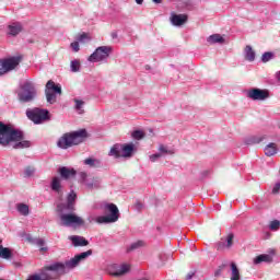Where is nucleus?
<instances>
[{
    "label": "nucleus",
    "mask_w": 280,
    "mask_h": 280,
    "mask_svg": "<svg viewBox=\"0 0 280 280\" xmlns=\"http://www.w3.org/2000/svg\"><path fill=\"white\" fill-rule=\"evenodd\" d=\"M135 209L141 211L143 209V203L141 201H136Z\"/></svg>",
    "instance_id": "45"
},
{
    "label": "nucleus",
    "mask_w": 280,
    "mask_h": 280,
    "mask_svg": "<svg viewBox=\"0 0 280 280\" xmlns=\"http://www.w3.org/2000/svg\"><path fill=\"white\" fill-rule=\"evenodd\" d=\"M112 37H113V38H117V33H113V34H112Z\"/></svg>",
    "instance_id": "53"
},
{
    "label": "nucleus",
    "mask_w": 280,
    "mask_h": 280,
    "mask_svg": "<svg viewBox=\"0 0 280 280\" xmlns=\"http://www.w3.org/2000/svg\"><path fill=\"white\" fill-rule=\"evenodd\" d=\"M247 97L254 102H264L270 97V92H268V90L254 88L247 91Z\"/></svg>",
    "instance_id": "14"
},
{
    "label": "nucleus",
    "mask_w": 280,
    "mask_h": 280,
    "mask_svg": "<svg viewBox=\"0 0 280 280\" xmlns=\"http://www.w3.org/2000/svg\"><path fill=\"white\" fill-rule=\"evenodd\" d=\"M26 117L33 121V124H43V121H48L49 110L40 108L27 109Z\"/></svg>",
    "instance_id": "10"
},
{
    "label": "nucleus",
    "mask_w": 280,
    "mask_h": 280,
    "mask_svg": "<svg viewBox=\"0 0 280 280\" xmlns=\"http://www.w3.org/2000/svg\"><path fill=\"white\" fill-rule=\"evenodd\" d=\"M245 59H247L248 62H255V50H253L252 46L245 47Z\"/></svg>",
    "instance_id": "28"
},
{
    "label": "nucleus",
    "mask_w": 280,
    "mask_h": 280,
    "mask_svg": "<svg viewBox=\"0 0 280 280\" xmlns=\"http://www.w3.org/2000/svg\"><path fill=\"white\" fill-rule=\"evenodd\" d=\"M60 215V226H82L84 225V220L73 212H59Z\"/></svg>",
    "instance_id": "9"
},
{
    "label": "nucleus",
    "mask_w": 280,
    "mask_h": 280,
    "mask_svg": "<svg viewBox=\"0 0 280 280\" xmlns=\"http://www.w3.org/2000/svg\"><path fill=\"white\" fill-rule=\"evenodd\" d=\"M266 139V137H249L245 140V143L247 145H253L255 143H261V141H264Z\"/></svg>",
    "instance_id": "30"
},
{
    "label": "nucleus",
    "mask_w": 280,
    "mask_h": 280,
    "mask_svg": "<svg viewBox=\"0 0 280 280\" xmlns=\"http://www.w3.org/2000/svg\"><path fill=\"white\" fill-rule=\"evenodd\" d=\"M280 191V183H277L272 188V194H279Z\"/></svg>",
    "instance_id": "47"
},
{
    "label": "nucleus",
    "mask_w": 280,
    "mask_h": 280,
    "mask_svg": "<svg viewBox=\"0 0 280 280\" xmlns=\"http://www.w3.org/2000/svg\"><path fill=\"white\" fill-rule=\"evenodd\" d=\"M0 75H5V70L3 69L2 60H0Z\"/></svg>",
    "instance_id": "49"
},
{
    "label": "nucleus",
    "mask_w": 280,
    "mask_h": 280,
    "mask_svg": "<svg viewBox=\"0 0 280 280\" xmlns=\"http://www.w3.org/2000/svg\"><path fill=\"white\" fill-rule=\"evenodd\" d=\"M15 209L20 215H30V206L26 203H16Z\"/></svg>",
    "instance_id": "27"
},
{
    "label": "nucleus",
    "mask_w": 280,
    "mask_h": 280,
    "mask_svg": "<svg viewBox=\"0 0 280 280\" xmlns=\"http://www.w3.org/2000/svg\"><path fill=\"white\" fill-rule=\"evenodd\" d=\"M50 189L55 191V194L62 196V182L60 180V177L52 178Z\"/></svg>",
    "instance_id": "20"
},
{
    "label": "nucleus",
    "mask_w": 280,
    "mask_h": 280,
    "mask_svg": "<svg viewBox=\"0 0 280 280\" xmlns=\"http://www.w3.org/2000/svg\"><path fill=\"white\" fill-rule=\"evenodd\" d=\"M131 137L133 139H137V141H140V139H143V137H145V133H143V131L141 130H136L132 132Z\"/></svg>",
    "instance_id": "39"
},
{
    "label": "nucleus",
    "mask_w": 280,
    "mask_h": 280,
    "mask_svg": "<svg viewBox=\"0 0 280 280\" xmlns=\"http://www.w3.org/2000/svg\"><path fill=\"white\" fill-rule=\"evenodd\" d=\"M189 16L187 14H176L175 12H171L170 21L174 27H182L187 23Z\"/></svg>",
    "instance_id": "16"
},
{
    "label": "nucleus",
    "mask_w": 280,
    "mask_h": 280,
    "mask_svg": "<svg viewBox=\"0 0 280 280\" xmlns=\"http://www.w3.org/2000/svg\"><path fill=\"white\" fill-rule=\"evenodd\" d=\"M36 86L32 81H25L22 85H20V91L18 92V100L23 104H27L30 102H34L36 100Z\"/></svg>",
    "instance_id": "4"
},
{
    "label": "nucleus",
    "mask_w": 280,
    "mask_h": 280,
    "mask_svg": "<svg viewBox=\"0 0 280 280\" xmlns=\"http://www.w3.org/2000/svg\"><path fill=\"white\" fill-rule=\"evenodd\" d=\"M77 40L79 43H86V40H89V34L86 33H83L81 35L78 36Z\"/></svg>",
    "instance_id": "41"
},
{
    "label": "nucleus",
    "mask_w": 280,
    "mask_h": 280,
    "mask_svg": "<svg viewBox=\"0 0 280 280\" xmlns=\"http://www.w3.org/2000/svg\"><path fill=\"white\" fill-rule=\"evenodd\" d=\"M31 143L27 140H23L20 142H16L15 144H13V149L14 150H23L25 148H30Z\"/></svg>",
    "instance_id": "32"
},
{
    "label": "nucleus",
    "mask_w": 280,
    "mask_h": 280,
    "mask_svg": "<svg viewBox=\"0 0 280 280\" xmlns=\"http://www.w3.org/2000/svg\"><path fill=\"white\" fill-rule=\"evenodd\" d=\"M70 71L72 73H78V71H80V61L78 59L70 62Z\"/></svg>",
    "instance_id": "34"
},
{
    "label": "nucleus",
    "mask_w": 280,
    "mask_h": 280,
    "mask_svg": "<svg viewBox=\"0 0 280 280\" xmlns=\"http://www.w3.org/2000/svg\"><path fill=\"white\" fill-rule=\"evenodd\" d=\"M70 47H71L72 51H75V52L80 51V43L79 42H72L70 44Z\"/></svg>",
    "instance_id": "42"
},
{
    "label": "nucleus",
    "mask_w": 280,
    "mask_h": 280,
    "mask_svg": "<svg viewBox=\"0 0 280 280\" xmlns=\"http://www.w3.org/2000/svg\"><path fill=\"white\" fill-rule=\"evenodd\" d=\"M269 229L270 231H279L280 229V221L279 220H273L269 223Z\"/></svg>",
    "instance_id": "38"
},
{
    "label": "nucleus",
    "mask_w": 280,
    "mask_h": 280,
    "mask_svg": "<svg viewBox=\"0 0 280 280\" xmlns=\"http://www.w3.org/2000/svg\"><path fill=\"white\" fill-rule=\"evenodd\" d=\"M91 255H93V249L78 254L66 262H54L52 265L46 266L40 270V272L37 273L38 280H56V277H54V273L51 272H60L61 275H65L67 270H73V268H78L80 262L89 259Z\"/></svg>",
    "instance_id": "1"
},
{
    "label": "nucleus",
    "mask_w": 280,
    "mask_h": 280,
    "mask_svg": "<svg viewBox=\"0 0 280 280\" xmlns=\"http://www.w3.org/2000/svg\"><path fill=\"white\" fill-rule=\"evenodd\" d=\"M207 43H209V45H224L225 39L220 34H212L207 38Z\"/></svg>",
    "instance_id": "21"
},
{
    "label": "nucleus",
    "mask_w": 280,
    "mask_h": 280,
    "mask_svg": "<svg viewBox=\"0 0 280 280\" xmlns=\"http://www.w3.org/2000/svg\"><path fill=\"white\" fill-rule=\"evenodd\" d=\"M161 156H163V154H161V153H154V154H151V155L149 156V160L151 161V163H156V161H158L159 159H161Z\"/></svg>",
    "instance_id": "40"
},
{
    "label": "nucleus",
    "mask_w": 280,
    "mask_h": 280,
    "mask_svg": "<svg viewBox=\"0 0 280 280\" xmlns=\"http://www.w3.org/2000/svg\"><path fill=\"white\" fill-rule=\"evenodd\" d=\"M147 69H150V66H147Z\"/></svg>",
    "instance_id": "55"
},
{
    "label": "nucleus",
    "mask_w": 280,
    "mask_h": 280,
    "mask_svg": "<svg viewBox=\"0 0 280 280\" xmlns=\"http://www.w3.org/2000/svg\"><path fill=\"white\" fill-rule=\"evenodd\" d=\"M83 164L88 165L91 168H98L102 167V161L95 158H88L83 161Z\"/></svg>",
    "instance_id": "24"
},
{
    "label": "nucleus",
    "mask_w": 280,
    "mask_h": 280,
    "mask_svg": "<svg viewBox=\"0 0 280 280\" xmlns=\"http://www.w3.org/2000/svg\"><path fill=\"white\" fill-rule=\"evenodd\" d=\"M12 141H23V131L10 127L0 121V145H10Z\"/></svg>",
    "instance_id": "3"
},
{
    "label": "nucleus",
    "mask_w": 280,
    "mask_h": 280,
    "mask_svg": "<svg viewBox=\"0 0 280 280\" xmlns=\"http://www.w3.org/2000/svg\"><path fill=\"white\" fill-rule=\"evenodd\" d=\"M230 268H231L230 280H242V275H240V268H237V265L235 262H231Z\"/></svg>",
    "instance_id": "25"
},
{
    "label": "nucleus",
    "mask_w": 280,
    "mask_h": 280,
    "mask_svg": "<svg viewBox=\"0 0 280 280\" xmlns=\"http://www.w3.org/2000/svg\"><path fill=\"white\" fill-rule=\"evenodd\" d=\"M113 54L112 46H100L88 58L89 62H107Z\"/></svg>",
    "instance_id": "7"
},
{
    "label": "nucleus",
    "mask_w": 280,
    "mask_h": 280,
    "mask_svg": "<svg viewBox=\"0 0 280 280\" xmlns=\"http://www.w3.org/2000/svg\"><path fill=\"white\" fill-rule=\"evenodd\" d=\"M105 211L109 214L96 217L97 224H113L119 220V208L115 203L105 205Z\"/></svg>",
    "instance_id": "6"
},
{
    "label": "nucleus",
    "mask_w": 280,
    "mask_h": 280,
    "mask_svg": "<svg viewBox=\"0 0 280 280\" xmlns=\"http://www.w3.org/2000/svg\"><path fill=\"white\" fill-rule=\"evenodd\" d=\"M33 174H36V168L34 166H26L24 168V178H32Z\"/></svg>",
    "instance_id": "35"
},
{
    "label": "nucleus",
    "mask_w": 280,
    "mask_h": 280,
    "mask_svg": "<svg viewBox=\"0 0 280 280\" xmlns=\"http://www.w3.org/2000/svg\"><path fill=\"white\" fill-rule=\"evenodd\" d=\"M234 237L235 235H233V233H230L226 237V243L224 242L218 243V250H224V248H231V246H233Z\"/></svg>",
    "instance_id": "23"
},
{
    "label": "nucleus",
    "mask_w": 280,
    "mask_h": 280,
    "mask_svg": "<svg viewBox=\"0 0 280 280\" xmlns=\"http://www.w3.org/2000/svg\"><path fill=\"white\" fill-rule=\"evenodd\" d=\"M135 152V143H126V144H114L108 155L114 156V159H130Z\"/></svg>",
    "instance_id": "5"
},
{
    "label": "nucleus",
    "mask_w": 280,
    "mask_h": 280,
    "mask_svg": "<svg viewBox=\"0 0 280 280\" xmlns=\"http://www.w3.org/2000/svg\"><path fill=\"white\" fill-rule=\"evenodd\" d=\"M143 246H145V242L143 241H136L133 243H131V245L128 247V252L130 253V250H139V248H143Z\"/></svg>",
    "instance_id": "31"
},
{
    "label": "nucleus",
    "mask_w": 280,
    "mask_h": 280,
    "mask_svg": "<svg viewBox=\"0 0 280 280\" xmlns=\"http://www.w3.org/2000/svg\"><path fill=\"white\" fill-rule=\"evenodd\" d=\"M58 173L65 180H69V178H73L75 174H78V172H75V168H69L67 166L59 167Z\"/></svg>",
    "instance_id": "18"
},
{
    "label": "nucleus",
    "mask_w": 280,
    "mask_h": 280,
    "mask_svg": "<svg viewBox=\"0 0 280 280\" xmlns=\"http://www.w3.org/2000/svg\"><path fill=\"white\" fill-rule=\"evenodd\" d=\"M3 246V240L0 238V248Z\"/></svg>",
    "instance_id": "54"
},
{
    "label": "nucleus",
    "mask_w": 280,
    "mask_h": 280,
    "mask_svg": "<svg viewBox=\"0 0 280 280\" xmlns=\"http://www.w3.org/2000/svg\"><path fill=\"white\" fill-rule=\"evenodd\" d=\"M0 257L2 259H11L12 258V250L8 247H2L0 248Z\"/></svg>",
    "instance_id": "29"
},
{
    "label": "nucleus",
    "mask_w": 280,
    "mask_h": 280,
    "mask_svg": "<svg viewBox=\"0 0 280 280\" xmlns=\"http://www.w3.org/2000/svg\"><path fill=\"white\" fill-rule=\"evenodd\" d=\"M45 95L48 104H56L57 95H62V88L50 80L46 83Z\"/></svg>",
    "instance_id": "8"
},
{
    "label": "nucleus",
    "mask_w": 280,
    "mask_h": 280,
    "mask_svg": "<svg viewBox=\"0 0 280 280\" xmlns=\"http://www.w3.org/2000/svg\"><path fill=\"white\" fill-rule=\"evenodd\" d=\"M80 183L85 185L86 189H100L102 186V179L100 177H91L89 178V173L80 172L79 173Z\"/></svg>",
    "instance_id": "12"
},
{
    "label": "nucleus",
    "mask_w": 280,
    "mask_h": 280,
    "mask_svg": "<svg viewBox=\"0 0 280 280\" xmlns=\"http://www.w3.org/2000/svg\"><path fill=\"white\" fill-rule=\"evenodd\" d=\"M23 32V25L19 22H14L8 26L9 36H19Z\"/></svg>",
    "instance_id": "19"
},
{
    "label": "nucleus",
    "mask_w": 280,
    "mask_h": 280,
    "mask_svg": "<svg viewBox=\"0 0 280 280\" xmlns=\"http://www.w3.org/2000/svg\"><path fill=\"white\" fill-rule=\"evenodd\" d=\"M86 139H89V132L86 129L66 132L58 139L57 147H59L60 150H69V148H73V145H80V143H84Z\"/></svg>",
    "instance_id": "2"
},
{
    "label": "nucleus",
    "mask_w": 280,
    "mask_h": 280,
    "mask_svg": "<svg viewBox=\"0 0 280 280\" xmlns=\"http://www.w3.org/2000/svg\"><path fill=\"white\" fill-rule=\"evenodd\" d=\"M136 3H138V5H142L143 4V0H136Z\"/></svg>",
    "instance_id": "51"
},
{
    "label": "nucleus",
    "mask_w": 280,
    "mask_h": 280,
    "mask_svg": "<svg viewBox=\"0 0 280 280\" xmlns=\"http://www.w3.org/2000/svg\"><path fill=\"white\" fill-rule=\"evenodd\" d=\"M75 200H78V194L71 190L67 196V202L57 206L58 213H73L75 211Z\"/></svg>",
    "instance_id": "11"
},
{
    "label": "nucleus",
    "mask_w": 280,
    "mask_h": 280,
    "mask_svg": "<svg viewBox=\"0 0 280 280\" xmlns=\"http://www.w3.org/2000/svg\"><path fill=\"white\" fill-rule=\"evenodd\" d=\"M273 58H275V52L267 51V52L262 54L261 61L262 62H270V60H272Z\"/></svg>",
    "instance_id": "36"
},
{
    "label": "nucleus",
    "mask_w": 280,
    "mask_h": 280,
    "mask_svg": "<svg viewBox=\"0 0 280 280\" xmlns=\"http://www.w3.org/2000/svg\"><path fill=\"white\" fill-rule=\"evenodd\" d=\"M195 275H196V271H190L189 273H187L186 280L194 279Z\"/></svg>",
    "instance_id": "48"
},
{
    "label": "nucleus",
    "mask_w": 280,
    "mask_h": 280,
    "mask_svg": "<svg viewBox=\"0 0 280 280\" xmlns=\"http://www.w3.org/2000/svg\"><path fill=\"white\" fill-rule=\"evenodd\" d=\"M270 264L272 262V256L270 254H261L254 258L255 266H259V264Z\"/></svg>",
    "instance_id": "22"
},
{
    "label": "nucleus",
    "mask_w": 280,
    "mask_h": 280,
    "mask_svg": "<svg viewBox=\"0 0 280 280\" xmlns=\"http://www.w3.org/2000/svg\"><path fill=\"white\" fill-rule=\"evenodd\" d=\"M35 246H38L40 249V252L42 253H46V250H48V248L47 247H43V246H45V240H43V238H38L37 241H36V243H35Z\"/></svg>",
    "instance_id": "37"
},
{
    "label": "nucleus",
    "mask_w": 280,
    "mask_h": 280,
    "mask_svg": "<svg viewBox=\"0 0 280 280\" xmlns=\"http://www.w3.org/2000/svg\"><path fill=\"white\" fill-rule=\"evenodd\" d=\"M159 152L160 154H170V150H167V147L164 144L159 145Z\"/></svg>",
    "instance_id": "43"
},
{
    "label": "nucleus",
    "mask_w": 280,
    "mask_h": 280,
    "mask_svg": "<svg viewBox=\"0 0 280 280\" xmlns=\"http://www.w3.org/2000/svg\"><path fill=\"white\" fill-rule=\"evenodd\" d=\"M26 240H27V242H30V244L36 245V242H38L39 238L27 236Z\"/></svg>",
    "instance_id": "46"
},
{
    "label": "nucleus",
    "mask_w": 280,
    "mask_h": 280,
    "mask_svg": "<svg viewBox=\"0 0 280 280\" xmlns=\"http://www.w3.org/2000/svg\"><path fill=\"white\" fill-rule=\"evenodd\" d=\"M1 60L4 73H10V71H14V69H16V67H19V63L21 62V58L19 57H10Z\"/></svg>",
    "instance_id": "15"
},
{
    "label": "nucleus",
    "mask_w": 280,
    "mask_h": 280,
    "mask_svg": "<svg viewBox=\"0 0 280 280\" xmlns=\"http://www.w3.org/2000/svg\"><path fill=\"white\" fill-rule=\"evenodd\" d=\"M107 272L112 277H124V275H128L130 272V265L128 264H112L107 266Z\"/></svg>",
    "instance_id": "13"
},
{
    "label": "nucleus",
    "mask_w": 280,
    "mask_h": 280,
    "mask_svg": "<svg viewBox=\"0 0 280 280\" xmlns=\"http://www.w3.org/2000/svg\"><path fill=\"white\" fill-rule=\"evenodd\" d=\"M69 240L74 248L89 246V240H86L84 236L72 235L69 236Z\"/></svg>",
    "instance_id": "17"
},
{
    "label": "nucleus",
    "mask_w": 280,
    "mask_h": 280,
    "mask_svg": "<svg viewBox=\"0 0 280 280\" xmlns=\"http://www.w3.org/2000/svg\"><path fill=\"white\" fill-rule=\"evenodd\" d=\"M265 154L266 156H275L277 152H279V148H277V144L275 142H270L265 147Z\"/></svg>",
    "instance_id": "26"
},
{
    "label": "nucleus",
    "mask_w": 280,
    "mask_h": 280,
    "mask_svg": "<svg viewBox=\"0 0 280 280\" xmlns=\"http://www.w3.org/2000/svg\"><path fill=\"white\" fill-rule=\"evenodd\" d=\"M153 1V3H163V0H152Z\"/></svg>",
    "instance_id": "52"
},
{
    "label": "nucleus",
    "mask_w": 280,
    "mask_h": 280,
    "mask_svg": "<svg viewBox=\"0 0 280 280\" xmlns=\"http://www.w3.org/2000/svg\"><path fill=\"white\" fill-rule=\"evenodd\" d=\"M225 267L226 265L219 266V268L214 271V277H221L222 270H224Z\"/></svg>",
    "instance_id": "44"
},
{
    "label": "nucleus",
    "mask_w": 280,
    "mask_h": 280,
    "mask_svg": "<svg viewBox=\"0 0 280 280\" xmlns=\"http://www.w3.org/2000/svg\"><path fill=\"white\" fill-rule=\"evenodd\" d=\"M26 280H38V276L37 273L31 275Z\"/></svg>",
    "instance_id": "50"
},
{
    "label": "nucleus",
    "mask_w": 280,
    "mask_h": 280,
    "mask_svg": "<svg viewBox=\"0 0 280 280\" xmlns=\"http://www.w3.org/2000/svg\"><path fill=\"white\" fill-rule=\"evenodd\" d=\"M74 103H75L74 108L75 110H78L79 115H84V109H82L84 106V101L74 98Z\"/></svg>",
    "instance_id": "33"
}]
</instances>
